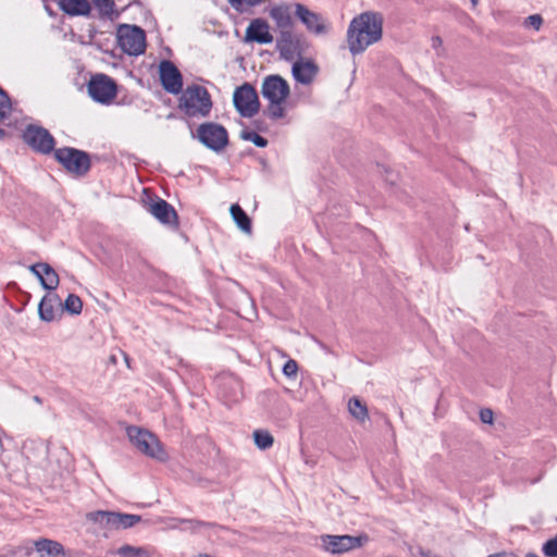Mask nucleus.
Here are the masks:
<instances>
[{"instance_id":"f257e3e1","label":"nucleus","mask_w":557,"mask_h":557,"mask_svg":"<svg viewBox=\"0 0 557 557\" xmlns=\"http://www.w3.org/2000/svg\"><path fill=\"white\" fill-rule=\"evenodd\" d=\"M383 35V16L379 12L367 11L355 16L347 29V45L350 53L357 55L380 41Z\"/></svg>"},{"instance_id":"f03ea898","label":"nucleus","mask_w":557,"mask_h":557,"mask_svg":"<svg viewBox=\"0 0 557 557\" xmlns=\"http://www.w3.org/2000/svg\"><path fill=\"white\" fill-rule=\"evenodd\" d=\"M178 108L189 117H207L212 109L211 96L201 85L187 86L182 91Z\"/></svg>"},{"instance_id":"7ed1b4c3","label":"nucleus","mask_w":557,"mask_h":557,"mask_svg":"<svg viewBox=\"0 0 557 557\" xmlns=\"http://www.w3.org/2000/svg\"><path fill=\"white\" fill-rule=\"evenodd\" d=\"M54 159L71 174L86 175L91 166V160L86 151L63 147L54 150Z\"/></svg>"},{"instance_id":"20e7f679","label":"nucleus","mask_w":557,"mask_h":557,"mask_svg":"<svg viewBox=\"0 0 557 557\" xmlns=\"http://www.w3.org/2000/svg\"><path fill=\"white\" fill-rule=\"evenodd\" d=\"M369 541L367 534L359 535H333L322 534L320 536V548L331 555H342L362 547Z\"/></svg>"},{"instance_id":"39448f33","label":"nucleus","mask_w":557,"mask_h":557,"mask_svg":"<svg viewBox=\"0 0 557 557\" xmlns=\"http://www.w3.org/2000/svg\"><path fill=\"white\" fill-rule=\"evenodd\" d=\"M126 433L132 444L140 453L159 460L165 457L160 441L148 430L132 425L126 429Z\"/></svg>"},{"instance_id":"423d86ee","label":"nucleus","mask_w":557,"mask_h":557,"mask_svg":"<svg viewBox=\"0 0 557 557\" xmlns=\"http://www.w3.org/2000/svg\"><path fill=\"white\" fill-rule=\"evenodd\" d=\"M116 35L120 48L128 55L137 57L146 51V34L139 26L123 24Z\"/></svg>"},{"instance_id":"0eeeda50","label":"nucleus","mask_w":557,"mask_h":557,"mask_svg":"<svg viewBox=\"0 0 557 557\" xmlns=\"http://www.w3.org/2000/svg\"><path fill=\"white\" fill-rule=\"evenodd\" d=\"M197 139L208 149L221 152L228 145V133L224 126L214 122H206L197 128Z\"/></svg>"},{"instance_id":"6e6552de","label":"nucleus","mask_w":557,"mask_h":557,"mask_svg":"<svg viewBox=\"0 0 557 557\" xmlns=\"http://www.w3.org/2000/svg\"><path fill=\"white\" fill-rule=\"evenodd\" d=\"M233 102L235 109L243 117H252L260 109L257 90L249 83H245L235 89Z\"/></svg>"},{"instance_id":"1a4fd4ad","label":"nucleus","mask_w":557,"mask_h":557,"mask_svg":"<svg viewBox=\"0 0 557 557\" xmlns=\"http://www.w3.org/2000/svg\"><path fill=\"white\" fill-rule=\"evenodd\" d=\"M87 90L94 101L108 104L116 96V84L108 75L97 74L90 78Z\"/></svg>"},{"instance_id":"9d476101","label":"nucleus","mask_w":557,"mask_h":557,"mask_svg":"<svg viewBox=\"0 0 557 557\" xmlns=\"http://www.w3.org/2000/svg\"><path fill=\"white\" fill-rule=\"evenodd\" d=\"M23 139L37 152L54 153L55 140L49 131L41 126L28 125L23 133Z\"/></svg>"},{"instance_id":"9b49d317","label":"nucleus","mask_w":557,"mask_h":557,"mask_svg":"<svg viewBox=\"0 0 557 557\" xmlns=\"http://www.w3.org/2000/svg\"><path fill=\"white\" fill-rule=\"evenodd\" d=\"M289 94V85L281 75L272 74L263 78L261 95L269 102L285 101Z\"/></svg>"},{"instance_id":"f8f14e48","label":"nucleus","mask_w":557,"mask_h":557,"mask_svg":"<svg viewBox=\"0 0 557 557\" xmlns=\"http://www.w3.org/2000/svg\"><path fill=\"white\" fill-rule=\"evenodd\" d=\"M295 14L309 33L317 36L325 35L329 33L330 25L320 13L309 10L301 3H296Z\"/></svg>"},{"instance_id":"ddd939ff","label":"nucleus","mask_w":557,"mask_h":557,"mask_svg":"<svg viewBox=\"0 0 557 557\" xmlns=\"http://www.w3.org/2000/svg\"><path fill=\"white\" fill-rule=\"evenodd\" d=\"M160 81L165 91L178 95L183 91V77L178 69L168 60H163L159 66Z\"/></svg>"},{"instance_id":"4468645a","label":"nucleus","mask_w":557,"mask_h":557,"mask_svg":"<svg viewBox=\"0 0 557 557\" xmlns=\"http://www.w3.org/2000/svg\"><path fill=\"white\" fill-rule=\"evenodd\" d=\"M276 46L281 57L287 61L294 60L299 54V39L292 29L281 30Z\"/></svg>"},{"instance_id":"2eb2a0df","label":"nucleus","mask_w":557,"mask_h":557,"mask_svg":"<svg viewBox=\"0 0 557 557\" xmlns=\"http://www.w3.org/2000/svg\"><path fill=\"white\" fill-rule=\"evenodd\" d=\"M246 41L258 44H271L273 36L270 34L269 24L262 18H256L250 22L246 29Z\"/></svg>"},{"instance_id":"dca6fc26","label":"nucleus","mask_w":557,"mask_h":557,"mask_svg":"<svg viewBox=\"0 0 557 557\" xmlns=\"http://www.w3.org/2000/svg\"><path fill=\"white\" fill-rule=\"evenodd\" d=\"M149 212L162 224H176L177 213L165 200L158 198L149 206Z\"/></svg>"},{"instance_id":"f3484780","label":"nucleus","mask_w":557,"mask_h":557,"mask_svg":"<svg viewBox=\"0 0 557 557\" xmlns=\"http://www.w3.org/2000/svg\"><path fill=\"white\" fill-rule=\"evenodd\" d=\"M318 73V67L312 61H297L293 64L292 74L296 82L308 85Z\"/></svg>"},{"instance_id":"a211bd4d","label":"nucleus","mask_w":557,"mask_h":557,"mask_svg":"<svg viewBox=\"0 0 557 557\" xmlns=\"http://www.w3.org/2000/svg\"><path fill=\"white\" fill-rule=\"evenodd\" d=\"M88 521L99 524L100 527L108 528L110 530H119L117 528V512L96 510L86 515Z\"/></svg>"},{"instance_id":"6ab92c4d","label":"nucleus","mask_w":557,"mask_h":557,"mask_svg":"<svg viewBox=\"0 0 557 557\" xmlns=\"http://www.w3.org/2000/svg\"><path fill=\"white\" fill-rule=\"evenodd\" d=\"M37 553L40 554V557L47 555L49 557H65V550L61 543L48 540L40 539L34 543Z\"/></svg>"},{"instance_id":"aec40b11","label":"nucleus","mask_w":557,"mask_h":557,"mask_svg":"<svg viewBox=\"0 0 557 557\" xmlns=\"http://www.w3.org/2000/svg\"><path fill=\"white\" fill-rule=\"evenodd\" d=\"M270 16L281 30L292 29L293 20L287 4L274 5L270 10Z\"/></svg>"},{"instance_id":"412c9836","label":"nucleus","mask_w":557,"mask_h":557,"mask_svg":"<svg viewBox=\"0 0 557 557\" xmlns=\"http://www.w3.org/2000/svg\"><path fill=\"white\" fill-rule=\"evenodd\" d=\"M60 305L61 300L57 295H46L39 302L38 313L42 321L51 322L55 319V305Z\"/></svg>"},{"instance_id":"4be33fe9","label":"nucleus","mask_w":557,"mask_h":557,"mask_svg":"<svg viewBox=\"0 0 557 557\" xmlns=\"http://www.w3.org/2000/svg\"><path fill=\"white\" fill-rule=\"evenodd\" d=\"M61 9L69 15H88L90 12V4L88 0H60Z\"/></svg>"},{"instance_id":"5701e85b","label":"nucleus","mask_w":557,"mask_h":557,"mask_svg":"<svg viewBox=\"0 0 557 557\" xmlns=\"http://www.w3.org/2000/svg\"><path fill=\"white\" fill-rule=\"evenodd\" d=\"M230 212L234 222L243 232L251 233V220L239 205H232Z\"/></svg>"},{"instance_id":"b1692460","label":"nucleus","mask_w":557,"mask_h":557,"mask_svg":"<svg viewBox=\"0 0 557 557\" xmlns=\"http://www.w3.org/2000/svg\"><path fill=\"white\" fill-rule=\"evenodd\" d=\"M42 277H40L41 286L47 290H54L59 285V275L55 270L49 264L45 263Z\"/></svg>"},{"instance_id":"393cba45","label":"nucleus","mask_w":557,"mask_h":557,"mask_svg":"<svg viewBox=\"0 0 557 557\" xmlns=\"http://www.w3.org/2000/svg\"><path fill=\"white\" fill-rule=\"evenodd\" d=\"M348 411L359 422H364L369 418L367 406L362 404L357 397L349 399Z\"/></svg>"},{"instance_id":"a878e982","label":"nucleus","mask_w":557,"mask_h":557,"mask_svg":"<svg viewBox=\"0 0 557 557\" xmlns=\"http://www.w3.org/2000/svg\"><path fill=\"white\" fill-rule=\"evenodd\" d=\"M117 554L121 557H151V550L148 547L143 546H132L125 544L117 549Z\"/></svg>"},{"instance_id":"bb28decb","label":"nucleus","mask_w":557,"mask_h":557,"mask_svg":"<svg viewBox=\"0 0 557 557\" xmlns=\"http://www.w3.org/2000/svg\"><path fill=\"white\" fill-rule=\"evenodd\" d=\"M253 441L258 448L265 450L273 445L274 438L269 431L256 430L253 432Z\"/></svg>"},{"instance_id":"cd10ccee","label":"nucleus","mask_w":557,"mask_h":557,"mask_svg":"<svg viewBox=\"0 0 557 557\" xmlns=\"http://www.w3.org/2000/svg\"><path fill=\"white\" fill-rule=\"evenodd\" d=\"M141 520V517L133 513H123L117 512V528L120 529H128L134 527Z\"/></svg>"},{"instance_id":"c85d7f7f","label":"nucleus","mask_w":557,"mask_h":557,"mask_svg":"<svg viewBox=\"0 0 557 557\" xmlns=\"http://www.w3.org/2000/svg\"><path fill=\"white\" fill-rule=\"evenodd\" d=\"M64 309L72 314H79L83 309V302L78 296L70 294L64 301Z\"/></svg>"},{"instance_id":"c756f323","label":"nucleus","mask_w":557,"mask_h":557,"mask_svg":"<svg viewBox=\"0 0 557 557\" xmlns=\"http://www.w3.org/2000/svg\"><path fill=\"white\" fill-rule=\"evenodd\" d=\"M178 521L183 524H186L187 527L185 529H189L193 532L198 531L200 528H207V529L220 528L214 522H206V521H201V520H197V519H180Z\"/></svg>"},{"instance_id":"7c9ffc66","label":"nucleus","mask_w":557,"mask_h":557,"mask_svg":"<svg viewBox=\"0 0 557 557\" xmlns=\"http://www.w3.org/2000/svg\"><path fill=\"white\" fill-rule=\"evenodd\" d=\"M12 106L8 95L0 88V122H3L11 114Z\"/></svg>"},{"instance_id":"2f4dec72","label":"nucleus","mask_w":557,"mask_h":557,"mask_svg":"<svg viewBox=\"0 0 557 557\" xmlns=\"http://www.w3.org/2000/svg\"><path fill=\"white\" fill-rule=\"evenodd\" d=\"M240 137L244 140H248L253 143L259 148H264L268 146V139L259 135L258 133L253 131H244L242 132Z\"/></svg>"},{"instance_id":"473e14b6","label":"nucleus","mask_w":557,"mask_h":557,"mask_svg":"<svg viewBox=\"0 0 557 557\" xmlns=\"http://www.w3.org/2000/svg\"><path fill=\"white\" fill-rule=\"evenodd\" d=\"M285 101H277L276 103H272L270 102L269 103V107H268V115L270 119L272 120H278V119H282L284 117L285 115V110L284 108L282 107V104L284 103Z\"/></svg>"},{"instance_id":"72a5a7b5","label":"nucleus","mask_w":557,"mask_h":557,"mask_svg":"<svg viewBox=\"0 0 557 557\" xmlns=\"http://www.w3.org/2000/svg\"><path fill=\"white\" fill-rule=\"evenodd\" d=\"M224 384L233 387V394L228 397L230 401H237L242 396L240 382L236 377L230 376L225 379Z\"/></svg>"},{"instance_id":"f704fd0d","label":"nucleus","mask_w":557,"mask_h":557,"mask_svg":"<svg viewBox=\"0 0 557 557\" xmlns=\"http://www.w3.org/2000/svg\"><path fill=\"white\" fill-rule=\"evenodd\" d=\"M264 0H228V3L238 12L245 11L247 8L260 4Z\"/></svg>"},{"instance_id":"c9c22d12","label":"nucleus","mask_w":557,"mask_h":557,"mask_svg":"<svg viewBox=\"0 0 557 557\" xmlns=\"http://www.w3.org/2000/svg\"><path fill=\"white\" fill-rule=\"evenodd\" d=\"M97 9H99L102 15H110L113 12L114 2L113 0H92Z\"/></svg>"},{"instance_id":"e433bc0d","label":"nucleus","mask_w":557,"mask_h":557,"mask_svg":"<svg viewBox=\"0 0 557 557\" xmlns=\"http://www.w3.org/2000/svg\"><path fill=\"white\" fill-rule=\"evenodd\" d=\"M542 550L547 557H557V535L546 541Z\"/></svg>"},{"instance_id":"4c0bfd02","label":"nucleus","mask_w":557,"mask_h":557,"mask_svg":"<svg viewBox=\"0 0 557 557\" xmlns=\"http://www.w3.org/2000/svg\"><path fill=\"white\" fill-rule=\"evenodd\" d=\"M297 371H298V364L295 360L289 359L288 361L285 362V364L283 367V373L287 377L295 376L297 374Z\"/></svg>"},{"instance_id":"58836bf2","label":"nucleus","mask_w":557,"mask_h":557,"mask_svg":"<svg viewBox=\"0 0 557 557\" xmlns=\"http://www.w3.org/2000/svg\"><path fill=\"white\" fill-rule=\"evenodd\" d=\"M494 413L491 409H481L480 410V419L483 423L492 424L493 423Z\"/></svg>"},{"instance_id":"ea45409f","label":"nucleus","mask_w":557,"mask_h":557,"mask_svg":"<svg viewBox=\"0 0 557 557\" xmlns=\"http://www.w3.org/2000/svg\"><path fill=\"white\" fill-rule=\"evenodd\" d=\"M45 263L46 262H38V263H35V264H32L29 267V271L40 281V277H42V274L44 273V267H45Z\"/></svg>"},{"instance_id":"a19ab883","label":"nucleus","mask_w":557,"mask_h":557,"mask_svg":"<svg viewBox=\"0 0 557 557\" xmlns=\"http://www.w3.org/2000/svg\"><path fill=\"white\" fill-rule=\"evenodd\" d=\"M527 21H528V24L531 25L532 27H534L535 29H539L543 22L541 15H539V14L530 15L527 18Z\"/></svg>"},{"instance_id":"79ce46f5","label":"nucleus","mask_w":557,"mask_h":557,"mask_svg":"<svg viewBox=\"0 0 557 557\" xmlns=\"http://www.w3.org/2000/svg\"><path fill=\"white\" fill-rule=\"evenodd\" d=\"M419 554L422 556V557H440L437 554L431 552V550H425L423 548H420L419 549Z\"/></svg>"},{"instance_id":"37998d69","label":"nucleus","mask_w":557,"mask_h":557,"mask_svg":"<svg viewBox=\"0 0 557 557\" xmlns=\"http://www.w3.org/2000/svg\"><path fill=\"white\" fill-rule=\"evenodd\" d=\"M488 557H517V556L512 553H497V554L490 555Z\"/></svg>"},{"instance_id":"c03bdc74","label":"nucleus","mask_w":557,"mask_h":557,"mask_svg":"<svg viewBox=\"0 0 557 557\" xmlns=\"http://www.w3.org/2000/svg\"><path fill=\"white\" fill-rule=\"evenodd\" d=\"M442 45V39L438 36H435L432 38V46L436 48L437 46Z\"/></svg>"},{"instance_id":"a18cd8bd","label":"nucleus","mask_w":557,"mask_h":557,"mask_svg":"<svg viewBox=\"0 0 557 557\" xmlns=\"http://www.w3.org/2000/svg\"><path fill=\"white\" fill-rule=\"evenodd\" d=\"M34 400L38 404H41V398L39 396H34Z\"/></svg>"},{"instance_id":"49530a36","label":"nucleus","mask_w":557,"mask_h":557,"mask_svg":"<svg viewBox=\"0 0 557 557\" xmlns=\"http://www.w3.org/2000/svg\"><path fill=\"white\" fill-rule=\"evenodd\" d=\"M525 557H539V556L536 554H534V553H528L525 555Z\"/></svg>"},{"instance_id":"de8ad7c7","label":"nucleus","mask_w":557,"mask_h":557,"mask_svg":"<svg viewBox=\"0 0 557 557\" xmlns=\"http://www.w3.org/2000/svg\"><path fill=\"white\" fill-rule=\"evenodd\" d=\"M470 1H471L472 7H476L479 3V0H470Z\"/></svg>"},{"instance_id":"09e8293b","label":"nucleus","mask_w":557,"mask_h":557,"mask_svg":"<svg viewBox=\"0 0 557 557\" xmlns=\"http://www.w3.org/2000/svg\"><path fill=\"white\" fill-rule=\"evenodd\" d=\"M4 135H5L4 129H2V128L0 127V138L4 137Z\"/></svg>"}]
</instances>
